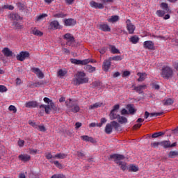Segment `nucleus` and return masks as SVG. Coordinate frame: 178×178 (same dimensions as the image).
Here are the masks:
<instances>
[{
    "label": "nucleus",
    "instance_id": "338daca9",
    "mask_svg": "<svg viewBox=\"0 0 178 178\" xmlns=\"http://www.w3.org/2000/svg\"><path fill=\"white\" fill-rule=\"evenodd\" d=\"M18 145H19V147H24V140L19 139L18 140Z\"/></svg>",
    "mask_w": 178,
    "mask_h": 178
},
{
    "label": "nucleus",
    "instance_id": "473e14b6",
    "mask_svg": "<svg viewBox=\"0 0 178 178\" xmlns=\"http://www.w3.org/2000/svg\"><path fill=\"white\" fill-rule=\"evenodd\" d=\"M118 21H119V16L118 15L111 16V17L108 19V22H109V23H115Z\"/></svg>",
    "mask_w": 178,
    "mask_h": 178
},
{
    "label": "nucleus",
    "instance_id": "6ab92c4d",
    "mask_svg": "<svg viewBox=\"0 0 178 178\" xmlns=\"http://www.w3.org/2000/svg\"><path fill=\"white\" fill-rule=\"evenodd\" d=\"M90 5L92 8H95V9H104V4L101 3H97L94 1H90Z\"/></svg>",
    "mask_w": 178,
    "mask_h": 178
},
{
    "label": "nucleus",
    "instance_id": "aec40b11",
    "mask_svg": "<svg viewBox=\"0 0 178 178\" xmlns=\"http://www.w3.org/2000/svg\"><path fill=\"white\" fill-rule=\"evenodd\" d=\"M31 34H33V35H37L38 37H42L44 35V33L38 30L35 27L31 29Z\"/></svg>",
    "mask_w": 178,
    "mask_h": 178
},
{
    "label": "nucleus",
    "instance_id": "49530a36",
    "mask_svg": "<svg viewBox=\"0 0 178 178\" xmlns=\"http://www.w3.org/2000/svg\"><path fill=\"white\" fill-rule=\"evenodd\" d=\"M161 145V142H153L150 144L152 148H159Z\"/></svg>",
    "mask_w": 178,
    "mask_h": 178
},
{
    "label": "nucleus",
    "instance_id": "a19ab883",
    "mask_svg": "<svg viewBox=\"0 0 178 178\" xmlns=\"http://www.w3.org/2000/svg\"><path fill=\"white\" fill-rule=\"evenodd\" d=\"M54 17H56L57 19L66 17V14H65V13H63L62 12H60L58 13L54 14Z\"/></svg>",
    "mask_w": 178,
    "mask_h": 178
},
{
    "label": "nucleus",
    "instance_id": "dca6fc26",
    "mask_svg": "<svg viewBox=\"0 0 178 178\" xmlns=\"http://www.w3.org/2000/svg\"><path fill=\"white\" fill-rule=\"evenodd\" d=\"M18 159L22 162H29L31 159V156L26 154H20L18 156Z\"/></svg>",
    "mask_w": 178,
    "mask_h": 178
},
{
    "label": "nucleus",
    "instance_id": "f8f14e48",
    "mask_svg": "<svg viewBox=\"0 0 178 178\" xmlns=\"http://www.w3.org/2000/svg\"><path fill=\"white\" fill-rule=\"evenodd\" d=\"M154 44L151 40H147L145 41L143 43V47L145 48V49H150L152 51H154L155 49Z\"/></svg>",
    "mask_w": 178,
    "mask_h": 178
},
{
    "label": "nucleus",
    "instance_id": "b1692460",
    "mask_svg": "<svg viewBox=\"0 0 178 178\" xmlns=\"http://www.w3.org/2000/svg\"><path fill=\"white\" fill-rule=\"evenodd\" d=\"M2 52H3V55H4V56H7L8 58H9V56H12V55L13 54L12 51H10V49H9V48H8V47H5L2 50Z\"/></svg>",
    "mask_w": 178,
    "mask_h": 178
},
{
    "label": "nucleus",
    "instance_id": "9b49d317",
    "mask_svg": "<svg viewBox=\"0 0 178 178\" xmlns=\"http://www.w3.org/2000/svg\"><path fill=\"white\" fill-rule=\"evenodd\" d=\"M131 88L136 92H138V94H143V92H144V90H145V88H147V85H139L138 86L132 85Z\"/></svg>",
    "mask_w": 178,
    "mask_h": 178
},
{
    "label": "nucleus",
    "instance_id": "bf43d9fd",
    "mask_svg": "<svg viewBox=\"0 0 178 178\" xmlns=\"http://www.w3.org/2000/svg\"><path fill=\"white\" fill-rule=\"evenodd\" d=\"M106 51H108V48L106 47H102V49H99V52L101 54V55H104Z\"/></svg>",
    "mask_w": 178,
    "mask_h": 178
},
{
    "label": "nucleus",
    "instance_id": "2f4dec72",
    "mask_svg": "<svg viewBox=\"0 0 178 178\" xmlns=\"http://www.w3.org/2000/svg\"><path fill=\"white\" fill-rule=\"evenodd\" d=\"M118 123H121L122 124L127 122V118L124 116L119 115L118 119H117Z\"/></svg>",
    "mask_w": 178,
    "mask_h": 178
},
{
    "label": "nucleus",
    "instance_id": "4c0bfd02",
    "mask_svg": "<svg viewBox=\"0 0 178 178\" xmlns=\"http://www.w3.org/2000/svg\"><path fill=\"white\" fill-rule=\"evenodd\" d=\"M165 133L160 131L156 132L152 135V138H158V137H161V136H164Z\"/></svg>",
    "mask_w": 178,
    "mask_h": 178
},
{
    "label": "nucleus",
    "instance_id": "393cba45",
    "mask_svg": "<svg viewBox=\"0 0 178 178\" xmlns=\"http://www.w3.org/2000/svg\"><path fill=\"white\" fill-rule=\"evenodd\" d=\"M109 49L111 54H120V51L119 50V49H117L115 45H112V44L109 45Z\"/></svg>",
    "mask_w": 178,
    "mask_h": 178
},
{
    "label": "nucleus",
    "instance_id": "72a5a7b5",
    "mask_svg": "<svg viewBox=\"0 0 178 178\" xmlns=\"http://www.w3.org/2000/svg\"><path fill=\"white\" fill-rule=\"evenodd\" d=\"M67 156V154L65 153H60L54 155V158H57V159H65Z\"/></svg>",
    "mask_w": 178,
    "mask_h": 178
},
{
    "label": "nucleus",
    "instance_id": "f704fd0d",
    "mask_svg": "<svg viewBox=\"0 0 178 178\" xmlns=\"http://www.w3.org/2000/svg\"><path fill=\"white\" fill-rule=\"evenodd\" d=\"M161 9H163L164 12L168 13L169 12V6L166 3H161Z\"/></svg>",
    "mask_w": 178,
    "mask_h": 178
},
{
    "label": "nucleus",
    "instance_id": "5fc2aeb1",
    "mask_svg": "<svg viewBox=\"0 0 178 178\" xmlns=\"http://www.w3.org/2000/svg\"><path fill=\"white\" fill-rule=\"evenodd\" d=\"M8 91V88H6L3 85H0V92H6Z\"/></svg>",
    "mask_w": 178,
    "mask_h": 178
},
{
    "label": "nucleus",
    "instance_id": "c756f323",
    "mask_svg": "<svg viewBox=\"0 0 178 178\" xmlns=\"http://www.w3.org/2000/svg\"><path fill=\"white\" fill-rule=\"evenodd\" d=\"M129 41L132 44H137V42H138V41H140V38H138V36L135 35L131 36L129 38Z\"/></svg>",
    "mask_w": 178,
    "mask_h": 178
},
{
    "label": "nucleus",
    "instance_id": "37998d69",
    "mask_svg": "<svg viewBox=\"0 0 178 178\" xmlns=\"http://www.w3.org/2000/svg\"><path fill=\"white\" fill-rule=\"evenodd\" d=\"M123 59V56H115L113 57L110 58V60H115V61H120Z\"/></svg>",
    "mask_w": 178,
    "mask_h": 178
},
{
    "label": "nucleus",
    "instance_id": "c9c22d12",
    "mask_svg": "<svg viewBox=\"0 0 178 178\" xmlns=\"http://www.w3.org/2000/svg\"><path fill=\"white\" fill-rule=\"evenodd\" d=\"M129 172H138V167L134 165H131L128 168Z\"/></svg>",
    "mask_w": 178,
    "mask_h": 178
},
{
    "label": "nucleus",
    "instance_id": "7c9ffc66",
    "mask_svg": "<svg viewBox=\"0 0 178 178\" xmlns=\"http://www.w3.org/2000/svg\"><path fill=\"white\" fill-rule=\"evenodd\" d=\"M120 115L116 114L115 111H111L109 115L111 120H115V119L118 120Z\"/></svg>",
    "mask_w": 178,
    "mask_h": 178
},
{
    "label": "nucleus",
    "instance_id": "a18cd8bd",
    "mask_svg": "<svg viewBox=\"0 0 178 178\" xmlns=\"http://www.w3.org/2000/svg\"><path fill=\"white\" fill-rule=\"evenodd\" d=\"M165 13H166V11H163L161 10H158L156 12V15H157V16H159V17H163V16H165Z\"/></svg>",
    "mask_w": 178,
    "mask_h": 178
},
{
    "label": "nucleus",
    "instance_id": "8fccbe9b",
    "mask_svg": "<svg viewBox=\"0 0 178 178\" xmlns=\"http://www.w3.org/2000/svg\"><path fill=\"white\" fill-rule=\"evenodd\" d=\"M17 8H19V10H24L25 9V6L23 3H17Z\"/></svg>",
    "mask_w": 178,
    "mask_h": 178
},
{
    "label": "nucleus",
    "instance_id": "69168bd1",
    "mask_svg": "<svg viewBox=\"0 0 178 178\" xmlns=\"http://www.w3.org/2000/svg\"><path fill=\"white\" fill-rule=\"evenodd\" d=\"M120 108V106L119 104H116L113 106V108L111 110L112 112H116Z\"/></svg>",
    "mask_w": 178,
    "mask_h": 178
},
{
    "label": "nucleus",
    "instance_id": "e2e57ef3",
    "mask_svg": "<svg viewBox=\"0 0 178 178\" xmlns=\"http://www.w3.org/2000/svg\"><path fill=\"white\" fill-rule=\"evenodd\" d=\"M71 62L72 63H74V65H80V60L72 59Z\"/></svg>",
    "mask_w": 178,
    "mask_h": 178
},
{
    "label": "nucleus",
    "instance_id": "864d4df0",
    "mask_svg": "<svg viewBox=\"0 0 178 178\" xmlns=\"http://www.w3.org/2000/svg\"><path fill=\"white\" fill-rule=\"evenodd\" d=\"M172 104H173V99L169 98L165 101V102L163 103V105L169 106V105H172Z\"/></svg>",
    "mask_w": 178,
    "mask_h": 178
},
{
    "label": "nucleus",
    "instance_id": "0e129e2a",
    "mask_svg": "<svg viewBox=\"0 0 178 178\" xmlns=\"http://www.w3.org/2000/svg\"><path fill=\"white\" fill-rule=\"evenodd\" d=\"M89 137L90 136H81V140H83V141L88 142L90 140Z\"/></svg>",
    "mask_w": 178,
    "mask_h": 178
},
{
    "label": "nucleus",
    "instance_id": "4d7b16f0",
    "mask_svg": "<svg viewBox=\"0 0 178 178\" xmlns=\"http://www.w3.org/2000/svg\"><path fill=\"white\" fill-rule=\"evenodd\" d=\"M40 131H47V129L44 125H38V128Z\"/></svg>",
    "mask_w": 178,
    "mask_h": 178
},
{
    "label": "nucleus",
    "instance_id": "cd10ccee",
    "mask_svg": "<svg viewBox=\"0 0 178 178\" xmlns=\"http://www.w3.org/2000/svg\"><path fill=\"white\" fill-rule=\"evenodd\" d=\"M127 109L129 111L131 115H134V113H136V109L134 108V106L133 104H128L127 106Z\"/></svg>",
    "mask_w": 178,
    "mask_h": 178
},
{
    "label": "nucleus",
    "instance_id": "a878e982",
    "mask_svg": "<svg viewBox=\"0 0 178 178\" xmlns=\"http://www.w3.org/2000/svg\"><path fill=\"white\" fill-rule=\"evenodd\" d=\"M137 76H138V81H144V80H145V79L147 78V73L144 72V73H141V72H138L137 73Z\"/></svg>",
    "mask_w": 178,
    "mask_h": 178
},
{
    "label": "nucleus",
    "instance_id": "bb28decb",
    "mask_svg": "<svg viewBox=\"0 0 178 178\" xmlns=\"http://www.w3.org/2000/svg\"><path fill=\"white\" fill-rule=\"evenodd\" d=\"M12 26L15 30H22L23 29V25H21L17 21L13 22Z\"/></svg>",
    "mask_w": 178,
    "mask_h": 178
},
{
    "label": "nucleus",
    "instance_id": "423d86ee",
    "mask_svg": "<svg viewBox=\"0 0 178 178\" xmlns=\"http://www.w3.org/2000/svg\"><path fill=\"white\" fill-rule=\"evenodd\" d=\"M112 127H114L115 130H118V129L120 127V124H119L116 121H113L110 124L108 123L105 127V133L106 134H111L113 130Z\"/></svg>",
    "mask_w": 178,
    "mask_h": 178
},
{
    "label": "nucleus",
    "instance_id": "79ce46f5",
    "mask_svg": "<svg viewBox=\"0 0 178 178\" xmlns=\"http://www.w3.org/2000/svg\"><path fill=\"white\" fill-rule=\"evenodd\" d=\"M48 15L47 14H42L35 18V22H41V20H44V17H47Z\"/></svg>",
    "mask_w": 178,
    "mask_h": 178
},
{
    "label": "nucleus",
    "instance_id": "20e7f679",
    "mask_svg": "<svg viewBox=\"0 0 178 178\" xmlns=\"http://www.w3.org/2000/svg\"><path fill=\"white\" fill-rule=\"evenodd\" d=\"M65 106H67V112H73V113H77L80 111V106L76 103V102L70 99L65 102Z\"/></svg>",
    "mask_w": 178,
    "mask_h": 178
},
{
    "label": "nucleus",
    "instance_id": "9d476101",
    "mask_svg": "<svg viewBox=\"0 0 178 178\" xmlns=\"http://www.w3.org/2000/svg\"><path fill=\"white\" fill-rule=\"evenodd\" d=\"M30 56V53L29 51H21L19 54L17 56V60H20L23 62L26 58Z\"/></svg>",
    "mask_w": 178,
    "mask_h": 178
},
{
    "label": "nucleus",
    "instance_id": "6e6d98bb",
    "mask_svg": "<svg viewBox=\"0 0 178 178\" xmlns=\"http://www.w3.org/2000/svg\"><path fill=\"white\" fill-rule=\"evenodd\" d=\"M51 163H54L56 168H59V169L62 168V164H60L58 161H51Z\"/></svg>",
    "mask_w": 178,
    "mask_h": 178
},
{
    "label": "nucleus",
    "instance_id": "7ed1b4c3",
    "mask_svg": "<svg viewBox=\"0 0 178 178\" xmlns=\"http://www.w3.org/2000/svg\"><path fill=\"white\" fill-rule=\"evenodd\" d=\"M88 77L86 76V73L83 72H78L73 79L74 86H80L81 84H86L88 83Z\"/></svg>",
    "mask_w": 178,
    "mask_h": 178
},
{
    "label": "nucleus",
    "instance_id": "ea45409f",
    "mask_svg": "<svg viewBox=\"0 0 178 178\" xmlns=\"http://www.w3.org/2000/svg\"><path fill=\"white\" fill-rule=\"evenodd\" d=\"M169 158H176V156H178V151H171L168 154Z\"/></svg>",
    "mask_w": 178,
    "mask_h": 178
},
{
    "label": "nucleus",
    "instance_id": "680f3d73",
    "mask_svg": "<svg viewBox=\"0 0 178 178\" xmlns=\"http://www.w3.org/2000/svg\"><path fill=\"white\" fill-rule=\"evenodd\" d=\"M29 124L31 126H32L33 127H34V129H38V125L37 124V123H35L33 121H29Z\"/></svg>",
    "mask_w": 178,
    "mask_h": 178
},
{
    "label": "nucleus",
    "instance_id": "4be33fe9",
    "mask_svg": "<svg viewBox=\"0 0 178 178\" xmlns=\"http://www.w3.org/2000/svg\"><path fill=\"white\" fill-rule=\"evenodd\" d=\"M65 26H74L76 24V20L74 19L70 18L64 20Z\"/></svg>",
    "mask_w": 178,
    "mask_h": 178
},
{
    "label": "nucleus",
    "instance_id": "c03bdc74",
    "mask_svg": "<svg viewBox=\"0 0 178 178\" xmlns=\"http://www.w3.org/2000/svg\"><path fill=\"white\" fill-rule=\"evenodd\" d=\"M86 69L89 72V73H92V72H95V67H92L90 65H87L86 66Z\"/></svg>",
    "mask_w": 178,
    "mask_h": 178
},
{
    "label": "nucleus",
    "instance_id": "58836bf2",
    "mask_svg": "<svg viewBox=\"0 0 178 178\" xmlns=\"http://www.w3.org/2000/svg\"><path fill=\"white\" fill-rule=\"evenodd\" d=\"M101 106H102V103L98 102V103H95L92 105H90L89 106V109H95L97 108H101Z\"/></svg>",
    "mask_w": 178,
    "mask_h": 178
},
{
    "label": "nucleus",
    "instance_id": "0eeeda50",
    "mask_svg": "<svg viewBox=\"0 0 178 178\" xmlns=\"http://www.w3.org/2000/svg\"><path fill=\"white\" fill-rule=\"evenodd\" d=\"M63 38L67 41L66 44L69 47H72V44H74V42H76V40H74V36H73L72 33H65L63 36Z\"/></svg>",
    "mask_w": 178,
    "mask_h": 178
},
{
    "label": "nucleus",
    "instance_id": "a211bd4d",
    "mask_svg": "<svg viewBox=\"0 0 178 178\" xmlns=\"http://www.w3.org/2000/svg\"><path fill=\"white\" fill-rule=\"evenodd\" d=\"M9 18L11 19V20H13V22H17L18 20H23V17H22L17 13H11V14H10Z\"/></svg>",
    "mask_w": 178,
    "mask_h": 178
},
{
    "label": "nucleus",
    "instance_id": "c85d7f7f",
    "mask_svg": "<svg viewBox=\"0 0 178 178\" xmlns=\"http://www.w3.org/2000/svg\"><path fill=\"white\" fill-rule=\"evenodd\" d=\"M44 84H45V82L44 81H38L30 85V88H34L35 87H41V86H44Z\"/></svg>",
    "mask_w": 178,
    "mask_h": 178
},
{
    "label": "nucleus",
    "instance_id": "5701e85b",
    "mask_svg": "<svg viewBox=\"0 0 178 178\" xmlns=\"http://www.w3.org/2000/svg\"><path fill=\"white\" fill-rule=\"evenodd\" d=\"M26 108H37L38 106V104H37V102H29L25 104Z\"/></svg>",
    "mask_w": 178,
    "mask_h": 178
},
{
    "label": "nucleus",
    "instance_id": "13d9d810",
    "mask_svg": "<svg viewBox=\"0 0 178 178\" xmlns=\"http://www.w3.org/2000/svg\"><path fill=\"white\" fill-rule=\"evenodd\" d=\"M150 117L152 118L154 116H162V115H163V113H149Z\"/></svg>",
    "mask_w": 178,
    "mask_h": 178
},
{
    "label": "nucleus",
    "instance_id": "774afa93",
    "mask_svg": "<svg viewBox=\"0 0 178 178\" xmlns=\"http://www.w3.org/2000/svg\"><path fill=\"white\" fill-rule=\"evenodd\" d=\"M77 156H78V158H84V156H86V155L84 154V153H83L81 152H77Z\"/></svg>",
    "mask_w": 178,
    "mask_h": 178
},
{
    "label": "nucleus",
    "instance_id": "2eb2a0df",
    "mask_svg": "<svg viewBox=\"0 0 178 178\" xmlns=\"http://www.w3.org/2000/svg\"><path fill=\"white\" fill-rule=\"evenodd\" d=\"M98 29L99 30H102V31H104V32H109L111 31V27L109 26V25H108V24H100L97 26Z\"/></svg>",
    "mask_w": 178,
    "mask_h": 178
},
{
    "label": "nucleus",
    "instance_id": "39448f33",
    "mask_svg": "<svg viewBox=\"0 0 178 178\" xmlns=\"http://www.w3.org/2000/svg\"><path fill=\"white\" fill-rule=\"evenodd\" d=\"M161 76L165 80H169L170 77H173V69L169 65H164L162 67Z\"/></svg>",
    "mask_w": 178,
    "mask_h": 178
},
{
    "label": "nucleus",
    "instance_id": "e433bc0d",
    "mask_svg": "<svg viewBox=\"0 0 178 178\" xmlns=\"http://www.w3.org/2000/svg\"><path fill=\"white\" fill-rule=\"evenodd\" d=\"M67 72L66 70H59L57 72L58 77H63L65 75H66Z\"/></svg>",
    "mask_w": 178,
    "mask_h": 178
},
{
    "label": "nucleus",
    "instance_id": "603ef678",
    "mask_svg": "<svg viewBox=\"0 0 178 178\" xmlns=\"http://www.w3.org/2000/svg\"><path fill=\"white\" fill-rule=\"evenodd\" d=\"M104 123H106V119L105 118H102L101 119V122L97 124V127H102V124H104Z\"/></svg>",
    "mask_w": 178,
    "mask_h": 178
},
{
    "label": "nucleus",
    "instance_id": "f257e3e1",
    "mask_svg": "<svg viewBox=\"0 0 178 178\" xmlns=\"http://www.w3.org/2000/svg\"><path fill=\"white\" fill-rule=\"evenodd\" d=\"M43 100H44V102H45V104H48L47 105L41 104L40 106V108L41 109L43 108L47 115H49V113H51V110L54 111V113H59V111H60V108L58 106L55 105V103H54L52 100H51L48 97H44Z\"/></svg>",
    "mask_w": 178,
    "mask_h": 178
},
{
    "label": "nucleus",
    "instance_id": "052dcab7",
    "mask_svg": "<svg viewBox=\"0 0 178 178\" xmlns=\"http://www.w3.org/2000/svg\"><path fill=\"white\" fill-rule=\"evenodd\" d=\"M152 37H154V38H160V40H163V41H166L167 38L165 36H161V35H153Z\"/></svg>",
    "mask_w": 178,
    "mask_h": 178
},
{
    "label": "nucleus",
    "instance_id": "f03ea898",
    "mask_svg": "<svg viewBox=\"0 0 178 178\" xmlns=\"http://www.w3.org/2000/svg\"><path fill=\"white\" fill-rule=\"evenodd\" d=\"M110 159H113L115 163L118 165V166H120V169L123 170V172H124V170L127 169V163L124 161H123V159H124V156L122 154H114L110 155Z\"/></svg>",
    "mask_w": 178,
    "mask_h": 178
},
{
    "label": "nucleus",
    "instance_id": "1a4fd4ad",
    "mask_svg": "<svg viewBox=\"0 0 178 178\" xmlns=\"http://www.w3.org/2000/svg\"><path fill=\"white\" fill-rule=\"evenodd\" d=\"M127 30L129 31V34H134L136 30V26H134L130 19L126 21Z\"/></svg>",
    "mask_w": 178,
    "mask_h": 178
},
{
    "label": "nucleus",
    "instance_id": "4468645a",
    "mask_svg": "<svg viewBox=\"0 0 178 178\" xmlns=\"http://www.w3.org/2000/svg\"><path fill=\"white\" fill-rule=\"evenodd\" d=\"M111 60L109 58L108 60H105L103 63V70L104 72H108L109 70V69L111 68Z\"/></svg>",
    "mask_w": 178,
    "mask_h": 178
},
{
    "label": "nucleus",
    "instance_id": "ddd939ff",
    "mask_svg": "<svg viewBox=\"0 0 178 178\" xmlns=\"http://www.w3.org/2000/svg\"><path fill=\"white\" fill-rule=\"evenodd\" d=\"M160 145L161 147H163V148H172L173 147H176L177 144H176V143L170 144V141L163 140V141L160 142Z\"/></svg>",
    "mask_w": 178,
    "mask_h": 178
},
{
    "label": "nucleus",
    "instance_id": "09e8293b",
    "mask_svg": "<svg viewBox=\"0 0 178 178\" xmlns=\"http://www.w3.org/2000/svg\"><path fill=\"white\" fill-rule=\"evenodd\" d=\"M8 111H10V112H13V113H16V112H17V108H16L15 106L10 105L8 107Z\"/></svg>",
    "mask_w": 178,
    "mask_h": 178
},
{
    "label": "nucleus",
    "instance_id": "f3484780",
    "mask_svg": "<svg viewBox=\"0 0 178 178\" xmlns=\"http://www.w3.org/2000/svg\"><path fill=\"white\" fill-rule=\"evenodd\" d=\"M31 71L33 73H35L39 79H44V74L40 70V68L33 67L31 68Z\"/></svg>",
    "mask_w": 178,
    "mask_h": 178
},
{
    "label": "nucleus",
    "instance_id": "412c9836",
    "mask_svg": "<svg viewBox=\"0 0 178 178\" xmlns=\"http://www.w3.org/2000/svg\"><path fill=\"white\" fill-rule=\"evenodd\" d=\"M95 62L97 61H94L93 59L91 58H87V59H84V60H80V65L81 66H84L86 65H88V63H95Z\"/></svg>",
    "mask_w": 178,
    "mask_h": 178
},
{
    "label": "nucleus",
    "instance_id": "de8ad7c7",
    "mask_svg": "<svg viewBox=\"0 0 178 178\" xmlns=\"http://www.w3.org/2000/svg\"><path fill=\"white\" fill-rule=\"evenodd\" d=\"M2 9H8V10H13L15 9V7L12 5H4L2 6Z\"/></svg>",
    "mask_w": 178,
    "mask_h": 178
},
{
    "label": "nucleus",
    "instance_id": "3c124183",
    "mask_svg": "<svg viewBox=\"0 0 178 178\" xmlns=\"http://www.w3.org/2000/svg\"><path fill=\"white\" fill-rule=\"evenodd\" d=\"M51 178H66V176L63 174H56L51 176Z\"/></svg>",
    "mask_w": 178,
    "mask_h": 178
},
{
    "label": "nucleus",
    "instance_id": "6e6552de",
    "mask_svg": "<svg viewBox=\"0 0 178 178\" xmlns=\"http://www.w3.org/2000/svg\"><path fill=\"white\" fill-rule=\"evenodd\" d=\"M62 26L59 24V22L54 20L50 22L49 25V30H60Z\"/></svg>",
    "mask_w": 178,
    "mask_h": 178
}]
</instances>
